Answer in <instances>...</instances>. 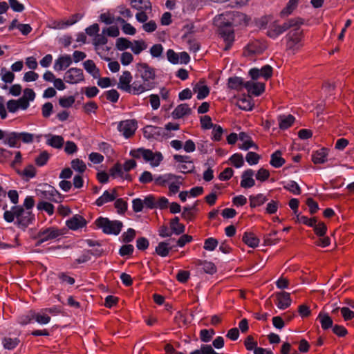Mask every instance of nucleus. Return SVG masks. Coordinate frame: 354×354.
Wrapping results in <instances>:
<instances>
[{"mask_svg": "<svg viewBox=\"0 0 354 354\" xmlns=\"http://www.w3.org/2000/svg\"><path fill=\"white\" fill-rule=\"evenodd\" d=\"M277 306L281 310L288 308L291 304L290 293L287 292H280L276 294Z\"/></svg>", "mask_w": 354, "mask_h": 354, "instance_id": "16", "label": "nucleus"}, {"mask_svg": "<svg viewBox=\"0 0 354 354\" xmlns=\"http://www.w3.org/2000/svg\"><path fill=\"white\" fill-rule=\"evenodd\" d=\"M260 158L261 156L257 153L250 151L246 154L245 160L249 165H253L259 162Z\"/></svg>", "mask_w": 354, "mask_h": 354, "instance_id": "50", "label": "nucleus"}, {"mask_svg": "<svg viewBox=\"0 0 354 354\" xmlns=\"http://www.w3.org/2000/svg\"><path fill=\"white\" fill-rule=\"evenodd\" d=\"M284 187L295 195H299L301 193L299 185L295 181L288 182Z\"/></svg>", "mask_w": 354, "mask_h": 354, "instance_id": "48", "label": "nucleus"}, {"mask_svg": "<svg viewBox=\"0 0 354 354\" xmlns=\"http://www.w3.org/2000/svg\"><path fill=\"white\" fill-rule=\"evenodd\" d=\"M328 149L326 148H322L315 151L312 155V160L315 164H322L327 160Z\"/></svg>", "mask_w": 354, "mask_h": 354, "instance_id": "25", "label": "nucleus"}, {"mask_svg": "<svg viewBox=\"0 0 354 354\" xmlns=\"http://www.w3.org/2000/svg\"><path fill=\"white\" fill-rule=\"evenodd\" d=\"M193 91L197 93L198 100L205 99L209 93V88L206 85H203L201 82L196 83L193 87Z\"/></svg>", "mask_w": 354, "mask_h": 354, "instance_id": "20", "label": "nucleus"}, {"mask_svg": "<svg viewBox=\"0 0 354 354\" xmlns=\"http://www.w3.org/2000/svg\"><path fill=\"white\" fill-rule=\"evenodd\" d=\"M254 173L251 169H248L243 172L241 175V186L243 188H250L255 184L253 178Z\"/></svg>", "mask_w": 354, "mask_h": 354, "instance_id": "17", "label": "nucleus"}, {"mask_svg": "<svg viewBox=\"0 0 354 354\" xmlns=\"http://www.w3.org/2000/svg\"><path fill=\"white\" fill-rule=\"evenodd\" d=\"M24 205L26 208L21 205H14L10 210L5 211L4 219L8 223H11L16 219L19 227H26L32 220L30 209L34 205V201H24Z\"/></svg>", "mask_w": 354, "mask_h": 354, "instance_id": "1", "label": "nucleus"}, {"mask_svg": "<svg viewBox=\"0 0 354 354\" xmlns=\"http://www.w3.org/2000/svg\"><path fill=\"white\" fill-rule=\"evenodd\" d=\"M218 241L214 238H208L204 243V248L208 251H213L217 246Z\"/></svg>", "mask_w": 354, "mask_h": 354, "instance_id": "61", "label": "nucleus"}, {"mask_svg": "<svg viewBox=\"0 0 354 354\" xmlns=\"http://www.w3.org/2000/svg\"><path fill=\"white\" fill-rule=\"evenodd\" d=\"M153 87L154 82H143V83H140L138 81H135L130 85V89L127 92L133 95H139L146 91L151 90Z\"/></svg>", "mask_w": 354, "mask_h": 354, "instance_id": "11", "label": "nucleus"}, {"mask_svg": "<svg viewBox=\"0 0 354 354\" xmlns=\"http://www.w3.org/2000/svg\"><path fill=\"white\" fill-rule=\"evenodd\" d=\"M37 208L39 209L44 210L50 215L53 214L54 209L53 205L47 203L46 201H41L37 205Z\"/></svg>", "mask_w": 354, "mask_h": 354, "instance_id": "54", "label": "nucleus"}, {"mask_svg": "<svg viewBox=\"0 0 354 354\" xmlns=\"http://www.w3.org/2000/svg\"><path fill=\"white\" fill-rule=\"evenodd\" d=\"M243 241L245 244L251 248H255L258 246L259 240L251 233H245L243 236Z\"/></svg>", "mask_w": 354, "mask_h": 354, "instance_id": "36", "label": "nucleus"}, {"mask_svg": "<svg viewBox=\"0 0 354 354\" xmlns=\"http://www.w3.org/2000/svg\"><path fill=\"white\" fill-rule=\"evenodd\" d=\"M230 160L233 165L236 168L242 167L244 164L243 158L241 153H234L231 156Z\"/></svg>", "mask_w": 354, "mask_h": 354, "instance_id": "51", "label": "nucleus"}, {"mask_svg": "<svg viewBox=\"0 0 354 354\" xmlns=\"http://www.w3.org/2000/svg\"><path fill=\"white\" fill-rule=\"evenodd\" d=\"M245 88L247 89L248 93L255 96H259L265 91V84L262 82L248 81L245 83Z\"/></svg>", "mask_w": 354, "mask_h": 354, "instance_id": "14", "label": "nucleus"}, {"mask_svg": "<svg viewBox=\"0 0 354 354\" xmlns=\"http://www.w3.org/2000/svg\"><path fill=\"white\" fill-rule=\"evenodd\" d=\"M118 129L125 138H128L134 134L136 130V123L132 120L122 121L118 124Z\"/></svg>", "mask_w": 354, "mask_h": 354, "instance_id": "10", "label": "nucleus"}, {"mask_svg": "<svg viewBox=\"0 0 354 354\" xmlns=\"http://www.w3.org/2000/svg\"><path fill=\"white\" fill-rule=\"evenodd\" d=\"M148 129L152 132L151 138L160 139L167 136V132L162 127L149 125Z\"/></svg>", "mask_w": 354, "mask_h": 354, "instance_id": "33", "label": "nucleus"}, {"mask_svg": "<svg viewBox=\"0 0 354 354\" xmlns=\"http://www.w3.org/2000/svg\"><path fill=\"white\" fill-rule=\"evenodd\" d=\"M234 16V12H227L214 18V24L218 27L219 35L224 41H234V33L232 24Z\"/></svg>", "mask_w": 354, "mask_h": 354, "instance_id": "2", "label": "nucleus"}, {"mask_svg": "<svg viewBox=\"0 0 354 354\" xmlns=\"http://www.w3.org/2000/svg\"><path fill=\"white\" fill-rule=\"evenodd\" d=\"M295 117L292 115H279L278 118L279 126L281 129H287L295 121Z\"/></svg>", "mask_w": 354, "mask_h": 354, "instance_id": "28", "label": "nucleus"}, {"mask_svg": "<svg viewBox=\"0 0 354 354\" xmlns=\"http://www.w3.org/2000/svg\"><path fill=\"white\" fill-rule=\"evenodd\" d=\"M37 192H40L41 194H38L42 199H55V197L61 198V194L57 191L53 187L49 185H44L41 189H37Z\"/></svg>", "mask_w": 354, "mask_h": 354, "instance_id": "13", "label": "nucleus"}, {"mask_svg": "<svg viewBox=\"0 0 354 354\" xmlns=\"http://www.w3.org/2000/svg\"><path fill=\"white\" fill-rule=\"evenodd\" d=\"M72 64V59L69 55L60 56L54 65L55 71H62L68 68Z\"/></svg>", "mask_w": 354, "mask_h": 354, "instance_id": "19", "label": "nucleus"}, {"mask_svg": "<svg viewBox=\"0 0 354 354\" xmlns=\"http://www.w3.org/2000/svg\"><path fill=\"white\" fill-rule=\"evenodd\" d=\"M33 319L34 311L30 310L27 314L20 316L18 319V322L21 325H26L29 324Z\"/></svg>", "mask_w": 354, "mask_h": 354, "instance_id": "55", "label": "nucleus"}, {"mask_svg": "<svg viewBox=\"0 0 354 354\" xmlns=\"http://www.w3.org/2000/svg\"><path fill=\"white\" fill-rule=\"evenodd\" d=\"M62 235V232L54 227L44 229L38 234L37 244L55 239Z\"/></svg>", "mask_w": 354, "mask_h": 354, "instance_id": "7", "label": "nucleus"}, {"mask_svg": "<svg viewBox=\"0 0 354 354\" xmlns=\"http://www.w3.org/2000/svg\"><path fill=\"white\" fill-rule=\"evenodd\" d=\"M84 69L91 74L93 78H99L100 76V71L96 67L95 64L91 59H88L83 63Z\"/></svg>", "mask_w": 354, "mask_h": 354, "instance_id": "26", "label": "nucleus"}, {"mask_svg": "<svg viewBox=\"0 0 354 354\" xmlns=\"http://www.w3.org/2000/svg\"><path fill=\"white\" fill-rule=\"evenodd\" d=\"M203 270L207 274H212L216 272L215 265L209 261H205L202 263Z\"/></svg>", "mask_w": 354, "mask_h": 354, "instance_id": "62", "label": "nucleus"}, {"mask_svg": "<svg viewBox=\"0 0 354 354\" xmlns=\"http://www.w3.org/2000/svg\"><path fill=\"white\" fill-rule=\"evenodd\" d=\"M104 94L106 99L113 103L117 102L120 97L119 93L115 89L107 91Z\"/></svg>", "mask_w": 354, "mask_h": 354, "instance_id": "56", "label": "nucleus"}, {"mask_svg": "<svg viewBox=\"0 0 354 354\" xmlns=\"http://www.w3.org/2000/svg\"><path fill=\"white\" fill-rule=\"evenodd\" d=\"M147 48V45L143 40H135L132 45L131 46V48L132 52L136 54H140L142 50H145Z\"/></svg>", "mask_w": 354, "mask_h": 354, "instance_id": "39", "label": "nucleus"}, {"mask_svg": "<svg viewBox=\"0 0 354 354\" xmlns=\"http://www.w3.org/2000/svg\"><path fill=\"white\" fill-rule=\"evenodd\" d=\"M317 319L319 320L323 329L326 330L332 327L333 320L327 314L320 313Z\"/></svg>", "mask_w": 354, "mask_h": 354, "instance_id": "37", "label": "nucleus"}, {"mask_svg": "<svg viewBox=\"0 0 354 354\" xmlns=\"http://www.w3.org/2000/svg\"><path fill=\"white\" fill-rule=\"evenodd\" d=\"M297 220L299 223L307 225L310 227H313L317 222V220L315 218H308L304 216H300V214L297 215Z\"/></svg>", "mask_w": 354, "mask_h": 354, "instance_id": "57", "label": "nucleus"}, {"mask_svg": "<svg viewBox=\"0 0 354 354\" xmlns=\"http://www.w3.org/2000/svg\"><path fill=\"white\" fill-rule=\"evenodd\" d=\"M105 35L106 34H103V32L102 34L97 33L93 39V45L95 46H102V45L106 44L108 41V39L105 37Z\"/></svg>", "mask_w": 354, "mask_h": 354, "instance_id": "59", "label": "nucleus"}, {"mask_svg": "<svg viewBox=\"0 0 354 354\" xmlns=\"http://www.w3.org/2000/svg\"><path fill=\"white\" fill-rule=\"evenodd\" d=\"M132 43L126 38L120 37L116 40V48L118 50L122 51L131 48Z\"/></svg>", "mask_w": 354, "mask_h": 354, "instance_id": "41", "label": "nucleus"}, {"mask_svg": "<svg viewBox=\"0 0 354 354\" xmlns=\"http://www.w3.org/2000/svg\"><path fill=\"white\" fill-rule=\"evenodd\" d=\"M0 77L3 82L10 84L15 79V74L12 71H8L6 68L3 67L0 71Z\"/></svg>", "mask_w": 354, "mask_h": 354, "instance_id": "38", "label": "nucleus"}, {"mask_svg": "<svg viewBox=\"0 0 354 354\" xmlns=\"http://www.w3.org/2000/svg\"><path fill=\"white\" fill-rule=\"evenodd\" d=\"M302 24L300 19H290L287 21L284 22L282 25H279L283 32L286 31L290 28H299V26Z\"/></svg>", "mask_w": 354, "mask_h": 354, "instance_id": "35", "label": "nucleus"}, {"mask_svg": "<svg viewBox=\"0 0 354 354\" xmlns=\"http://www.w3.org/2000/svg\"><path fill=\"white\" fill-rule=\"evenodd\" d=\"M34 319L39 324L45 325L50 322V317L46 313V311L42 309L38 313L34 311Z\"/></svg>", "mask_w": 354, "mask_h": 354, "instance_id": "30", "label": "nucleus"}, {"mask_svg": "<svg viewBox=\"0 0 354 354\" xmlns=\"http://www.w3.org/2000/svg\"><path fill=\"white\" fill-rule=\"evenodd\" d=\"M245 83L243 78L240 77H231L227 80L228 88L236 91H241L245 88Z\"/></svg>", "mask_w": 354, "mask_h": 354, "instance_id": "22", "label": "nucleus"}, {"mask_svg": "<svg viewBox=\"0 0 354 354\" xmlns=\"http://www.w3.org/2000/svg\"><path fill=\"white\" fill-rule=\"evenodd\" d=\"M67 227L72 230L82 228L86 225V221L80 215L75 214L66 222Z\"/></svg>", "mask_w": 354, "mask_h": 354, "instance_id": "15", "label": "nucleus"}, {"mask_svg": "<svg viewBox=\"0 0 354 354\" xmlns=\"http://www.w3.org/2000/svg\"><path fill=\"white\" fill-rule=\"evenodd\" d=\"M130 155L134 158L142 157L145 161L149 162L151 165L153 167L158 166L163 159V156L160 152L157 151L153 153L151 150L144 148L133 149L130 151Z\"/></svg>", "mask_w": 354, "mask_h": 354, "instance_id": "3", "label": "nucleus"}, {"mask_svg": "<svg viewBox=\"0 0 354 354\" xmlns=\"http://www.w3.org/2000/svg\"><path fill=\"white\" fill-rule=\"evenodd\" d=\"M185 225L179 223V218L175 217L170 222V229L172 234L179 235L185 232Z\"/></svg>", "mask_w": 354, "mask_h": 354, "instance_id": "31", "label": "nucleus"}, {"mask_svg": "<svg viewBox=\"0 0 354 354\" xmlns=\"http://www.w3.org/2000/svg\"><path fill=\"white\" fill-rule=\"evenodd\" d=\"M64 80L68 84H77L84 80L83 71L78 68H71L64 73Z\"/></svg>", "mask_w": 354, "mask_h": 354, "instance_id": "8", "label": "nucleus"}, {"mask_svg": "<svg viewBox=\"0 0 354 354\" xmlns=\"http://www.w3.org/2000/svg\"><path fill=\"white\" fill-rule=\"evenodd\" d=\"M203 192V188L202 187H194L192 188L189 192L183 191L179 193L178 197L180 199H186L187 197H198L201 195Z\"/></svg>", "mask_w": 354, "mask_h": 354, "instance_id": "23", "label": "nucleus"}, {"mask_svg": "<svg viewBox=\"0 0 354 354\" xmlns=\"http://www.w3.org/2000/svg\"><path fill=\"white\" fill-rule=\"evenodd\" d=\"M6 194L10 199H18L19 198L18 192L16 190H10L7 192L6 189L0 185V197L4 198Z\"/></svg>", "mask_w": 354, "mask_h": 354, "instance_id": "52", "label": "nucleus"}, {"mask_svg": "<svg viewBox=\"0 0 354 354\" xmlns=\"http://www.w3.org/2000/svg\"><path fill=\"white\" fill-rule=\"evenodd\" d=\"M49 159V153L46 151H44L35 158V163L37 166L42 167L46 164Z\"/></svg>", "mask_w": 354, "mask_h": 354, "instance_id": "46", "label": "nucleus"}, {"mask_svg": "<svg viewBox=\"0 0 354 354\" xmlns=\"http://www.w3.org/2000/svg\"><path fill=\"white\" fill-rule=\"evenodd\" d=\"M317 235L319 236H323L326 234L327 227L324 223H315V225L313 227Z\"/></svg>", "mask_w": 354, "mask_h": 354, "instance_id": "63", "label": "nucleus"}, {"mask_svg": "<svg viewBox=\"0 0 354 354\" xmlns=\"http://www.w3.org/2000/svg\"><path fill=\"white\" fill-rule=\"evenodd\" d=\"M212 129V139L215 141H219L223 132V128L219 125L214 124Z\"/></svg>", "mask_w": 354, "mask_h": 354, "instance_id": "60", "label": "nucleus"}, {"mask_svg": "<svg viewBox=\"0 0 354 354\" xmlns=\"http://www.w3.org/2000/svg\"><path fill=\"white\" fill-rule=\"evenodd\" d=\"M75 99L73 96L63 97L59 100V104L62 107L69 108L75 103Z\"/></svg>", "mask_w": 354, "mask_h": 354, "instance_id": "49", "label": "nucleus"}, {"mask_svg": "<svg viewBox=\"0 0 354 354\" xmlns=\"http://www.w3.org/2000/svg\"><path fill=\"white\" fill-rule=\"evenodd\" d=\"M122 174H124V170L122 165L119 163L115 164L109 169V175L113 178L120 177Z\"/></svg>", "mask_w": 354, "mask_h": 354, "instance_id": "47", "label": "nucleus"}, {"mask_svg": "<svg viewBox=\"0 0 354 354\" xmlns=\"http://www.w3.org/2000/svg\"><path fill=\"white\" fill-rule=\"evenodd\" d=\"M174 159L179 163L177 166L179 171L184 174L194 171L195 167L189 156L176 154L174 156Z\"/></svg>", "mask_w": 354, "mask_h": 354, "instance_id": "6", "label": "nucleus"}, {"mask_svg": "<svg viewBox=\"0 0 354 354\" xmlns=\"http://www.w3.org/2000/svg\"><path fill=\"white\" fill-rule=\"evenodd\" d=\"M247 50L250 54H260L263 52V48L261 47L258 41L248 44L247 46Z\"/></svg>", "mask_w": 354, "mask_h": 354, "instance_id": "45", "label": "nucleus"}, {"mask_svg": "<svg viewBox=\"0 0 354 354\" xmlns=\"http://www.w3.org/2000/svg\"><path fill=\"white\" fill-rule=\"evenodd\" d=\"M214 335V330L203 329L200 332V338L203 342H208Z\"/></svg>", "mask_w": 354, "mask_h": 354, "instance_id": "53", "label": "nucleus"}, {"mask_svg": "<svg viewBox=\"0 0 354 354\" xmlns=\"http://www.w3.org/2000/svg\"><path fill=\"white\" fill-rule=\"evenodd\" d=\"M191 113V109L187 104H181L176 106V108L172 112V116L174 118H182L186 115Z\"/></svg>", "mask_w": 354, "mask_h": 354, "instance_id": "24", "label": "nucleus"}, {"mask_svg": "<svg viewBox=\"0 0 354 354\" xmlns=\"http://www.w3.org/2000/svg\"><path fill=\"white\" fill-rule=\"evenodd\" d=\"M131 80L132 75L131 73L128 71H124L122 75L120 77L118 88L127 92L130 89Z\"/></svg>", "mask_w": 354, "mask_h": 354, "instance_id": "18", "label": "nucleus"}, {"mask_svg": "<svg viewBox=\"0 0 354 354\" xmlns=\"http://www.w3.org/2000/svg\"><path fill=\"white\" fill-rule=\"evenodd\" d=\"M285 162V160L281 157V152L279 150L276 151L271 155L270 164L274 168L282 167Z\"/></svg>", "mask_w": 354, "mask_h": 354, "instance_id": "29", "label": "nucleus"}, {"mask_svg": "<svg viewBox=\"0 0 354 354\" xmlns=\"http://www.w3.org/2000/svg\"><path fill=\"white\" fill-rule=\"evenodd\" d=\"M48 137L46 144L53 148L60 149L62 147L64 144V138L61 136L57 135H48L46 136Z\"/></svg>", "mask_w": 354, "mask_h": 354, "instance_id": "27", "label": "nucleus"}, {"mask_svg": "<svg viewBox=\"0 0 354 354\" xmlns=\"http://www.w3.org/2000/svg\"><path fill=\"white\" fill-rule=\"evenodd\" d=\"M96 225L106 234L118 235L121 232L123 224L121 221H111L107 218L100 217L95 221Z\"/></svg>", "mask_w": 354, "mask_h": 354, "instance_id": "5", "label": "nucleus"}, {"mask_svg": "<svg viewBox=\"0 0 354 354\" xmlns=\"http://www.w3.org/2000/svg\"><path fill=\"white\" fill-rule=\"evenodd\" d=\"M22 174L26 177L27 180H28L35 177L36 174V169L32 165H29L24 169Z\"/></svg>", "mask_w": 354, "mask_h": 354, "instance_id": "64", "label": "nucleus"}, {"mask_svg": "<svg viewBox=\"0 0 354 354\" xmlns=\"http://www.w3.org/2000/svg\"><path fill=\"white\" fill-rule=\"evenodd\" d=\"M19 343V340L18 338L5 337L2 341L3 347L8 350L14 349Z\"/></svg>", "mask_w": 354, "mask_h": 354, "instance_id": "40", "label": "nucleus"}, {"mask_svg": "<svg viewBox=\"0 0 354 354\" xmlns=\"http://www.w3.org/2000/svg\"><path fill=\"white\" fill-rule=\"evenodd\" d=\"M124 190L122 187L115 188L111 190H106L103 194L97 199L99 200H111V199H127L124 196Z\"/></svg>", "mask_w": 354, "mask_h": 354, "instance_id": "12", "label": "nucleus"}, {"mask_svg": "<svg viewBox=\"0 0 354 354\" xmlns=\"http://www.w3.org/2000/svg\"><path fill=\"white\" fill-rule=\"evenodd\" d=\"M146 206L149 208L159 207L160 209H165L167 207L168 201H145Z\"/></svg>", "mask_w": 354, "mask_h": 354, "instance_id": "42", "label": "nucleus"}, {"mask_svg": "<svg viewBox=\"0 0 354 354\" xmlns=\"http://www.w3.org/2000/svg\"><path fill=\"white\" fill-rule=\"evenodd\" d=\"M283 33L281 27L278 24H272L268 30V36L270 38L275 39L279 35H281Z\"/></svg>", "mask_w": 354, "mask_h": 354, "instance_id": "43", "label": "nucleus"}, {"mask_svg": "<svg viewBox=\"0 0 354 354\" xmlns=\"http://www.w3.org/2000/svg\"><path fill=\"white\" fill-rule=\"evenodd\" d=\"M286 50L295 54L303 46V33L299 28H293L286 36Z\"/></svg>", "mask_w": 354, "mask_h": 354, "instance_id": "4", "label": "nucleus"}, {"mask_svg": "<svg viewBox=\"0 0 354 354\" xmlns=\"http://www.w3.org/2000/svg\"><path fill=\"white\" fill-rule=\"evenodd\" d=\"M171 246L167 242H160L156 248V252L160 257H167L170 250H171Z\"/></svg>", "mask_w": 354, "mask_h": 354, "instance_id": "34", "label": "nucleus"}, {"mask_svg": "<svg viewBox=\"0 0 354 354\" xmlns=\"http://www.w3.org/2000/svg\"><path fill=\"white\" fill-rule=\"evenodd\" d=\"M20 139L18 132H7L6 140L3 142L8 145L10 147H20Z\"/></svg>", "mask_w": 354, "mask_h": 354, "instance_id": "21", "label": "nucleus"}, {"mask_svg": "<svg viewBox=\"0 0 354 354\" xmlns=\"http://www.w3.org/2000/svg\"><path fill=\"white\" fill-rule=\"evenodd\" d=\"M71 167L80 173H83L86 168L84 162L78 158L74 159L71 161Z\"/></svg>", "mask_w": 354, "mask_h": 354, "instance_id": "44", "label": "nucleus"}, {"mask_svg": "<svg viewBox=\"0 0 354 354\" xmlns=\"http://www.w3.org/2000/svg\"><path fill=\"white\" fill-rule=\"evenodd\" d=\"M299 0H289L286 6L281 11L280 17H285L290 15L297 7Z\"/></svg>", "mask_w": 354, "mask_h": 354, "instance_id": "32", "label": "nucleus"}, {"mask_svg": "<svg viewBox=\"0 0 354 354\" xmlns=\"http://www.w3.org/2000/svg\"><path fill=\"white\" fill-rule=\"evenodd\" d=\"M136 236V231L132 228H129L127 232L122 235V241L129 243L133 241Z\"/></svg>", "mask_w": 354, "mask_h": 354, "instance_id": "58", "label": "nucleus"}, {"mask_svg": "<svg viewBox=\"0 0 354 354\" xmlns=\"http://www.w3.org/2000/svg\"><path fill=\"white\" fill-rule=\"evenodd\" d=\"M137 69L145 82H154L155 71L146 63L138 64Z\"/></svg>", "mask_w": 354, "mask_h": 354, "instance_id": "9", "label": "nucleus"}]
</instances>
